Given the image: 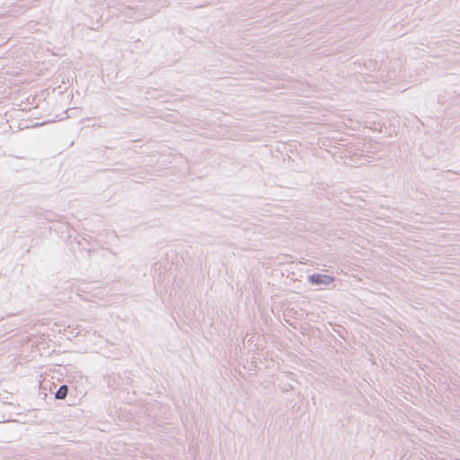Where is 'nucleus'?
<instances>
[{
  "mask_svg": "<svg viewBox=\"0 0 460 460\" xmlns=\"http://www.w3.org/2000/svg\"><path fill=\"white\" fill-rule=\"evenodd\" d=\"M308 280L313 285L328 286L333 282L334 278L329 275L314 273L308 277Z\"/></svg>",
  "mask_w": 460,
  "mask_h": 460,
  "instance_id": "nucleus-1",
  "label": "nucleus"
},
{
  "mask_svg": "<svg viewBox=\"0 0 460 460\" xmlns=\"http://www.w3.org/2000/svg\"><path fill=\"white\" fill-rule=\"evenodd\" d=\"M68 393V386L66 385H62L59 386L58 391L55 394L56 399L63 400L66 397Z\"/></svg>",
  "mask_w": 460,
  "mask_h": 460,
  "instance_id": "nucleus-2",
  "label": "nucleus"
},
{
  "mask_svg": "<svg viewBox=\"0 0 460 460\" xmlns=\"http://www.w3.org/2000/svg\"><path fill=\"white\" fill-rule=\"evenodd\" d=\"M128 9V10H130V7H123V9L121 10V12H125V10Z\"/></svg>",
  "mask_w": 460,
  "mask_h": 460,
  "instance_id": "nucleus-3",
  "label": "nucleus"
}]
</instances>
